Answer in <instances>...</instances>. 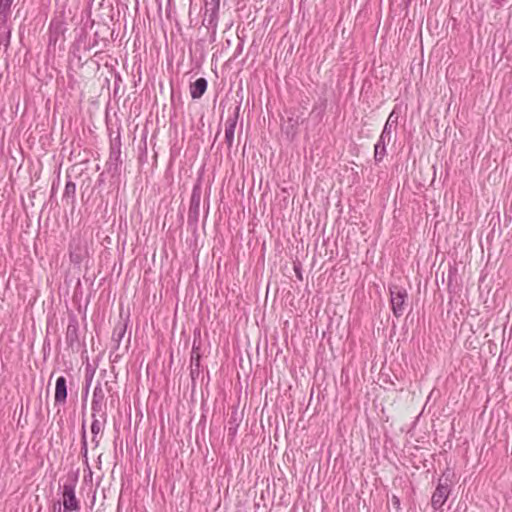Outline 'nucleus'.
Here are the masks:
<instances>
[{
	"label": "nucleus",
	"mask_w": 512,
	"mask_h": 512,
	"mask_svg": "<svg viewBox=\"0 0 512 512\" xmlns=\"http://www.w3.org/2000/svg\"><path fill=\"white\" fill-rule=\"evenodd\" d=\"M238 111L239 107H237L234 117L228 118L225 123V141L229 147H231L234 142V134L237 124Z\"/></svg>",
	"instance_id": "obj_7"
},
{
	"label": "nucleus",
	"mask_w": 512,
	"mask_h": 512,
	"mask_svg": "<svg viewBox=\"0 0 512 512\" xmlns=\"http://www.w3.org/2000/svg\"><path fill=\"white\" fill-rule=\"evenodd\" d=\"M67 397L66 379L60 376L56 380L55 385V402L64 403Z\"/></svg>",
	"instance_id": "obj_9"
},
{
	"label": "nucleus",
	"mask_w": 512,
	"mask_h": 512,
	"mask_svg": "<svg viewBox=\"0 0 512 512\" xmlns=\"http://www.w3.org/2000/svg\"><path fill=\"white\" fill-rule=\"evenodd\" d=\"M70 260L74 264H80L87 256L86 244L80 239H73L69 245Z\"/></svg>",
	"instance_id": "obj_4"
},
{
	"label": "nucleus",
	"mask_w": 512,
	"mask_h": 512,
	"mask_svg": "<svg viewBox=\"0 0 512 512\" xmlns=\"http://www.w3.org/2000/svg\"><path fill=\"white\" fill-rule=\"evenodd\" d=\"M390 293L393 313L396 317H400L405 311L404 304L407 298V292L405 289L395 287L390 290Z\"/></svg>",
	"instance_id": "obj_3"
},
{
	"label": "nucleus",
	"mask_w": 512,
	"mask_h": 512,
	"mask_svg": "<svg viewBox=\"0 0 512 512\" xmlns=\"http://www.w3.org/2000/svg\"><path fill=\"white\" fill-rule=\"evenodd\" d=\"M104 407H105V403H104L103 390L100 387H95V389L93 391L92 402H91L92 412H97V413L103 412Z\"/></svg>",
	"instance_id": "obj_8"
},
{
	"label": "nucleus",
	"mask_w": 512,
	"mask_h": 512,
	"mask_svg": "<svg viewBox=\"0 0 512 512\" xmlns=\"http://www.w3.org/2000/svg\"><path fill=\"white\" fill-rule=\"evenodd\" d=\"M391 503H392V505H393V507H394L395 509H397V510H399V509H400V499H399V497H397L396 495H393V496L391 497Z\"/></svg>",
	"instance_id": "obj_12"
},
{
	"label": "nucleus",
	"mask_w": 512,
	"mask_h": 512,
	"mask_svg": "<svg viewBox=\"0 0 512 512\" xmlns=\"http://www.w3.org/2000/svg\"><path fill=\"white\" fill-rule=\"evenodd\" d=\"M14 0H0V26L4 25L10 15Z\"/></svg>",
	"instance_id": "obj_11"
},
{
	"label": "nucleus",
	"mask_w": 512,
	"mask_h": 512,
	"mask_svg": "<svg viewBox=\"0 0 512 512\" xmlns=\"http://www.w3.org/2000/svg\"><path fill=\"white\" fill-rule=\"evenodd\" d=\"M398 116L395 112H391L384 125L383 131L374 147V159L376 162H381L386 155V145L390 143L392 132L396 128Z\"/></svg>",
	"instance_id": "obj_1"
},
{
	"label": "nucleus",
	"mask_w": 512,
	"mask_h": 512,
	"mask_svg": "<svg viewBox=\"0 0 512 512\" xmlns=\"http://www.w3.org/2000/svg\"><path fill=\"white\" fill-rule=\"evenodd\" d=\"M92 416H93V422L91 425V432L93 434L92 441L95 442L97 445L98 444L97 436L103 431L105 424H106L107 416H106L105 411L100 412V413L93 412Z\"/></svg>",
	"instance_id": "obj_6"
},
{
	"label": "nucleus",
	"mask_w": 512,
	"mask_h": 512,
	"mask_svg": "<svg viewBox=\"0 0 512 512\" xmlns=\"http://www.w3.org/2000/svg\"><path fill=\"white\" fill-rule=\"evenodd\" d=\"M207 89V81L205 78H198L190 86V94L193 99H199Z\"/></svg>",
	"instance_id": "obj_10"
},
{
	"label": "nucleus",
	"mask_w": 512,
	"mask_h": 512,
	"mask_svg": "<svg viewBox=\"0 0 512 512\" xmlns=\"http://www.w3.org/2000/svg\"><path fill=\"white\" fill-rule=\"evenodd\" d=\"M449 494H450L449 485L447 483H442L440 481L432 495V498H431L432 507L435 510L440 509L446 502Z\"/></svg>",
	"instance_id": "obj_5"
},
{
	"label": "nucleus",
	"mask_w": 512,
	"mask_h": 512,
	"mask_svg": "<svg viewBox=\"0 0 512 512\" xmlns=\"http://www.w3.org/2000/svg\"><path fill=\"white\" fill-rule=\"evenodd\" d=\"M76 480L64 483L62 487V503L64 512H73L80 509L79 501L75 494Z\"/></svg>",
	"instance_id": "obj_2"
}]
</instances>
